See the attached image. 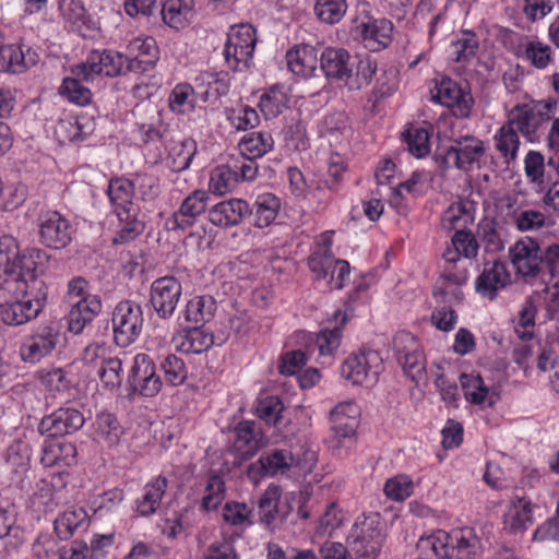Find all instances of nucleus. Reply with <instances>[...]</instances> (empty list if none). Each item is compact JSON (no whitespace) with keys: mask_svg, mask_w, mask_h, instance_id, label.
<instances>
[{"mask_svg":"<svg viewBox=\"0 0 559 559\" xmlns=\"http://www.w3.org/2000/svg\"><path fill=\"white\" fill-rule=\"evenodd\" d=\"M226 486L222 476L212 474L207 477L205 492L202 498L201 507L205 511H212L225 499Z\"/></svg>","mask_w":559,"mask_h":559,"instance_id":"obj_60","label":"nucleus"},{"mask_svg":"<svg viewBox=\"0 0 559 559\" xmlns=\"http://www.w3.org/2000/svg\"><path fill=\"white\" fill-rule=\"evenodd\" d=\"M39 56L33 48L22 44L0 47V72L19 74L35 66Z\"/></svg>","mask_w":559,"mask_h":559,"instance_id":"obj_20","label":"nucleus"},{"mask_svg":"<svg viewBox=\"0 0 559 559\" xmlns=\"http://www.w3.org/2000/svg\"><path fill=\"white\" fill-rule=\"evenodd\" d=\"M512 222L521 233L538 231L551 225L547 215L543 211L535 209L514 211Z\"/></svg>","mask_w":559,"mask_h":559,"instance_id":"obj_52","label":"nucleus"},{"mask_svg":"<svg viewBox=\"0 0 559 559\" xmlns=\"http://www.w3.org/2000/svg\"><path fill=\"white\" fill-rule=\"evenodd\" d=\"M335 324L332 329H323L316 337V344L320 356H332L340 347L342 341V326L346 323V314L341 311L335 312Z\"/></svg>","mask_w":559,"mask_h":559,"instance_id":"obj_48","label":"nucleus"},{"mask_svg":"<svg viewBox=\"0 0 559 559\" xmlns=\"http://www.w3.org/2000/svg\"><path fill=\"white\" fill-rule=\"evenodd\" d=\"M524 175L527 182L534 188L543 189L546 181V162L542 152L530 150L523 159Z\"/></svg>","mask_w":559,"mask_h":559,"instance_id":"obj_53","label":"nucleus"},{"mask_svg":"<svg viewBox=\"0 0 559 559\" xmlns=\"http://www.w3.org/2000/svg\"><path fill=\"white\" fill-rule=\"evenodd\" d=\"M393 24L386 19L370 15L358 16L354 21L353 34L370 51H380L392 41Z\"/></svg>","mask_w":559,"mask_h":559,"instance_id":"obj_9","label":"nucleus"},{"mask_svg":"<svg viewBox=\"0 0 559 559\" xmlns=\"http://www.w3.org/2000/svg\"><path fill=\"white\" fill-rule=\"evenodd\" d=\"M483 554L480 540L471 527L452 531L449 559H480Z\"/></svg>","mask_w":559,"mask_h":559,"instance_id":"obj_28","label":"nucleus"},{"mask_svg":"<svg viewBox=\"0 0 559 559\" xmlns=\"http://www.w3.org/2000/svg\"><path fill=\"white\" fill-rule=\"evenodd\" d=\"M71 74L83 79L86 83H93L100 75L106 76L104 50L91 51L85 61L71 68Z\"/></svg>","mask_w":559,"mask_h":559,"instance_id":"obj_51","label":"nucleus"},{"mask_svg":"<svg viewBox=\"0 0 559 559\" xmlns=\"http://www.w3.org/2000/svg\"><path fill=\"white\" fill-rule=\"evenodd\" d=\"M288 69L301 78H311L317 70V52L311 46H296L286 52Z\"/></svg>","mask_w":559,"mask_h":559,"instance_id":"obj_35","label":"nucleus"},{"mask_svg":"<svg viewBox=\"0 0 559 559\" xmlns=\"http://www.w3.org/2000/svg\"><path fill=\"white\" fill-rule=\"evenodd\" d=\"M485 153V144L475 136H461L447 148L441 157L440 167L443 170L455 167L461 170H469L478 163Z\"/></svg>","mask_w":559,"mask_h":559,"instance_id":"obj_10","label":"nucleus"},{"mask_svg":"<svg viewBox=\"0 0 559 559\" xmlns=\"http://www.w3.org/2000/svg\"><path fill=\"white\" fill-rule=\"evenodd\" d=\"M194 16V0H166L162 8V17L174 29L188 26Z\"/></svg>","mask_w":559,"mask_h":559,"instance_id":"obj_36","label":"nucleus"},{"mask_svg":"<svg viewBox=\"0 0 559 559\" xmlns=\"http://www.w3.org/2000/svg\"><path fill=\"white\" fill-rule=\"evenodd\" d=\"M84 423L85 417L81 411L73 407H62L45 416L38 425V431L53 438L62 437L80 430Z\"/></svg>","mask_w":559,"mask_h":559,"instance_id":"obj_16","label":"nucleus"},{"mask_svg":"<svg viewBox=\"0 0 559 559\" xmlns=\"http://www.w3.org/2000/svg\"><path fill=\"white\" fill-rule=\"evenodd\" d=\"M75 452V447L71 442L47 440L41 449L40 462L47 467L61 463L70 465L74 460Z\"/></svg>","mask_w":559,"mask_h":559,"instance_id":"obj_41","label":"nucleus"},{"mask_svg":"<svg viewBox=\"0 0 559 559\" xmlns=\"http://www.w3.org/2000/svg\"><path fill=\"white\" fill-rule=\"evenodd\" d=\"M385 539L386 528L379 513L358 518L346 538L349 559H378Z\"/></svg>","mask_w":559,"mask_h":559,"instance_id":"obj_3","label":"nucleus"},{"mask_svg":"<svg viewBox=\"0 0 559 559\" xmlns=\"http://www.w3.org/2000/svg\"><path fill=\"white\" fill-rule=\"evenodd\" d=\"M383 369L380 354L373 349H362L350 355L341 366L342 377L355 385L377 382Z\"/></svg>","mask_w":559,"mask_h":559,"instance_id":"obj_7","label":"nucleus"},{"mask_svg":"<svg viewBox=\"0 0 559 559\" xmlns=\"http://www.w3.org/2000/svg\"><path fill=\"white\" fill-rule=\"evenodd\" d=\"M38 227L40 242L55 250L66 248L74 233L70 222L57 211L43 213L38 218Z\"/></svg>","mask_w":559,"mask_h":559,"instance_id":"obj_13","label":"nucleus"},{"mask_svg":"<svg viewBox=\"0 0 559 559\" xmlns=\"http://www.w3.org/2000/svg\"><path fill=\"white\" fill-rule=\"evenodd\" d=\"M159 368L164 373L165 382L171 386L181 385L188 379V368L185 360L175 354H167L162 357Z\"/></svg>","mask_w":559,"mask_h":559,"instance_id":"obj_55","label":"nucleus"},{"mask_svg":"<svg viewBox=\"0 0 559 559\" xmlns=\"http://www.w3.org/2000/svg\"><path fill=\"white\" fill-rule=\"evenodd\" d=\"M238 185V177L231 168L229 162L225 165L216 166L210 176L209 188L217 195H224L231 192Z\"/></svg>","mask_w":559,"mask_h":559,"instance_id":"obj_54","label":"nucleus"},{"mask_svg":"<svg viewBox=\"0 0 559 559\" xmlns=\"http://www.w3.org/2000/svg\"><path fill=\"white\" fill-rule=\"evenodd\" d=\"M509 253L516 273L525 281L537 277L542 272V249L535 238L519 239L510 248Z\"/></svg>","mask_w":559,"mask_h":559,"instance_id":"obj_12","label":"nucleus"},{"mask_svg":"<svg viewBox=\"0 0 559 559\" xmlns=\"http://www.w3.org/2000/svg\"><path fill=\"white\" fill-rule=\"evenodd\" d=\"M478 242L469 230L454 233L449 246L442 253L445 264L471 265L468 260L475 258L478 253Z\"/></svg>","mask_w":559,"mask_h":559,"instance_id":"obj_22","label":"nucleus"},{"mask_svg":"<svg viewBox=\"0 0 559 559\" xmlns=\"http://www.w3.org/2000/svg\"><path fill=\"white\" fill-rule=\"evenodd\" d=\"M83 83L86 82L75 75L64 78L61 86L59 87V94L72 104L86 106L91 103L92 92Z\"/></svg>","mask_w":559,"mask_h":559,"instance_id":"obj_56","label":"nucleus"},{"mask_svg":"<svg viewBox=\"0 0 559 559\" xmlns=\"http://www.w3.org/2000/svg\"><path fill=\"white\" fill-rule=\"evenodd\" d=\"M346 0H317L314 13L320 22L334 25L342 21L347 12Z\"/></svg>","mask_w":559,"mask_h":559,"instance_id":"obj_59","label":"nucleus"},{"mask_svg":"<svg viewBox=\"0 0 559 559\" xmlns=\"http://www.w3.org/2000/svg\"><path fill=\"white\" fill-rule=\"evenodd\" d=\"M377 71V63L370 58H364L356 62L355 72H350L346 83L349 90H360L370 84Z\"/></svg>","mask_w":559,"mask_h":559,"instance_id":"obj_63","label":"nucleus"},{"mask_svg":"<svg viewBox=\"0 0 559 559\" xmlns=\"http://www.w3.org/2000/svg\"><path fill=\"white\" fill-rule=\"evenodd\" d=\"M167 487L168 480L163 475H158L146 483L142 497L136 500L138 513L142 516L154 514L160 506Z\"/></svg>","mask_w":559,"mask_h":559,"instance_id":"obj_34","label":"nucleus"},{"mask_svg":"<svg viewBox=\"0 0 559 559\" xmlns=\"http://www.w3.org/2000/svg\"><path fill=\"white\" fill-rule=\"evenodd\" d=\"M536 307L532 298H526L522 304L519 320L514 328L518 337L523 341H531L534 337Z\"/></svg>","mask_w":559,"mask_h":559,"instance_id":"obj_61","label":"nucleus"},{"mask_svg":"<svg viewBox=\"0 0 559 559\" xmlns=\"http://www.w3.org/2000/svg\"><path fill=\"white\" fill-rule=\"evenodd\" d=\"M479 41L472 31H462L451 44V58L455 62H467L477 53Z\"/></svg>","mask_w":559,"mask_h":559,"instance_id":"obj_57","label":"nucleus"},{"mask_svg":"<svg viewBox=\"0 0 559 559\" xmlns=\"http://www.w3.org/2000/svg\"><path fill=\"white\" fill-rule=\"evenodd\" d=\"M128 49L132 56H129V71L145 72L152 69L158 59V47L153 37L134 38L130 41Z\"/></svg>","mask_w":559,"mask_h":559,"instance_id":"obj_26","label":"nucleus"},{"mask_svg":"<svg viewBox=\"0 0 559 559\" xmlns=\"http://www.w3.org/2000/svg\"><path fill=\"white\" fill-rule=\"evenodd\" d=\"M60 341V333L49 325H40L26 335L20 347L23 361L28 364L39 362L43 358L52 354Z\"/></svg>","mask_w":559,"mask_h":559,"instance_id":"obj_11","label":"nucleus"},{"mask_svg":"<svg viewBox=\"0 0 559 559\" xmlns=\"http://www.w3.org/2000/svg\"><path fill=\"white\" fill-rule=\"evenodd\" d=\"M558 109L555 98L516 104L510 111L508 121L530 143L539 141V130L551 120Z\"/></svg>","mask_w":559,"mask_h":559,"instance_id":"obj_4","label":"nucleus"},{"mask_svg":"<svg viewBox=\"0 0 559 559\" xmlns=\"http://www.w3.org/2000/svg\"><path fill=\"white\" fill-rule=\"evenodd\" d=\"M70 305L68 328L73 334L82 333L85 326L99 314L103 307L99 296H90Z\"/></svg>","mask_w":559,"mask_h":559,"instance_id":"obj_25","label":"nucleus"},{"mask_svg":"<svg viewBox=\"0 0 559 559\" xmlns=\"http://www.w3.org/2000/svg\"><path fill=\"white\" fill-rule=\"evenodd\" d=\"M174 342L176 348L181 353L201 354L211 348L214 343V336L212 333L203 330L202 326L195 325L179 332L175 336Z\"/></svg>","mask_w":559,"mask_h":559,"instance_id":"obj_33","label":"nucleus"},{"mask_svg":"<svg viewBox=\"0 0 559 559\" xmlns=\"http://www.w3.org/2000/svg\"><path fill=\"white\" fill-rule=\"evenodd\" d=\"M294 464L289 450L273 449L260 455L257 462L248 468V477L257 483L262 476H276L287 473Z\"/></svg>","mask_w":559,"mask_h":559,"instance_id":"obj_18","label":"nucleus"},{"mask_svg":"<svg viewBox=\"0 0 559 559\" xmlns=\"http://www.w3.org/2000/svg\"><path fill=\"white\" fill-rule=\"evenodd\" d=\"M255 44L257 35L252 25L231 26L223 50L227 67L235 72L248 70L253 63Z\"/></svg>","mask_w":559,"mask_h":559,"instance_id":"obj_5","label":"nucleus"},{"mask_svg":"<svg viewBox=\"0 0 559 559\" xmlns=\"http://www.w3.org/2000/svg\"><path fill=\"white\" fill-rule=\"evenodd\" d=\"M495 145L507 164L515 162L520 148L519 132L509 123H504L495 134Z\"/></svg>","mask_w":559,"mask_h":559,"instance_id":"obj_47","label":"nucleus"},{"mask_svg":"<svg viewBox=\"0 0 559 559\" xmlns=\"http://www.w3.org/2000/svg\"><path fill=\"white\" fill-rule=\"evenodd\" d=\"M273 146L274 140L266 131L250 132L243 135L238 143L239 153L254 159L264 156Z\"/></svg>","mask_w":559,"mask_h":559,"instance_id":"obj_42","label":"nucleus"},{"mask_svg":"<svg viewBox=\"0 0 559 559\" xmlns=\"http://www.w3.org/2000/svg\"><path fill=\"white\" fill-rule=\"evenodd\" d=\"M88 515L83 508H73L61 513L53 522L57 536L67 540L80 528H86Z\"/></svg>","mask_w":559,"mask_h":559,"instance_id":"obj_40","label":"nucleus"},{"mask_svg":"<svg viewBox=\"0 0 559 559\" xmlns=\"http://www.w3.org/2000/svg\"><path fill=\"white\" fill-rule=\"evenodd\" d=\"M535 508L536 506L526 497H513L504 514L506 525L514 533L524 532L534 523Z\"/></svg>","mask_w":559,"mask_h":559,"instance_id":"obj_31","label":"nucleus"},{"mask_svg":"<svg viewBox=\"0 0 559 559\" xmlns=\"http://www.w3.org/2000/svg\"><path fill=\"white\" fill-rule=\"evenodd\" d=\"M386 498L393 501H404L412 496L414 491V483L409 476L399 474L389 478L383 487Z\"/></svg>","mask_w":559,"mask_h":559,"instance_id":"obj_62","label":"nucleus"},{"mask_svg":"<svg viewBox=\"0 0 559 559\" xmlns=\"http://www.w3.org/2000/svg\"><path fill=\"white\" fill-rule=\"evenodd\" d=\"M523 58L538 70L547 69L555 61L552 48L539 39L527 40L523 45Z\"/></svg>","mask_w":559,"mask_h":559,"instance_id":"obj_50","label":"nucleus"},{"mask_svg":"<svg viewBox=\"0 0 559 559\" xmlns=\"http://www.w3.org/2000/svg\"><path fill=\"white\" fill-rule=\"evenodd\" d=\"M197 153V143L193 139L186 138L171 145L166 158L167 166L175 173L189 168Z\"/></svg>","mask_w":559,"mask_h":559,"instance_id":"obj_45","label":"nucleus"},{"mask_svg":"<svg viewBox=\"0 0 559 559\" xmlns=\"http://www.w3.org/2000/svg\"><path fill=\"white\" fill-rule=\"evenodd\" d=\"M94 428L96 439L107 447L118 444L122 436V427L110 413L98 414L95 419Z\"/></svg>","mask_w":559,"mask_h":559,"instance_id":"obj_49","label":"nucleus"},{"mask_svg":"<svg viewBox=\"0 0 559 559\" xmlns=\"http://www.w3.org/2000/svg\"><path fill=\"white\" fill-rule=\"evenodd\" d=\"M393 345L405 374L413 381L421 380L426 374V357L416 336L401 331L394 336Z\"/></svg>","mask_w":559,"mask_h":559,"instance_id":"obj_8","label":"nucleus"},{"mask_svg":"<svg viewBox=\"0 0 559 559\" xmlns=\"http://www.w3.org/2000/svg\"><path fill=\"white\" fill-rule=\"evenodd\" d=\"M360 409L353 401H346L337 404L330 412L331 428L337 438H352L354 437L358 427V417Z\"/></svg>","mask_w":559,"mask_h":559,"instance_id":"obj_24","label":"nucleus"},{"mask_svg":"<svg viewBox=\"0 0 559 559\" xmlns=\"http://www.w3.org/2000/svg\"><path fill=\"white\" fill-rule=\"evenodd\" d=\"M17 512L15 506L9 501H0V539L14 538V547L17 548L25 542L24 531L17 525Z\"/></svg>","mask_w":559,"mask_h":559,"instance_id":"obj_46","label":"nucleus"},{"mask_svg":"<svg viewBox=\"0 0 559 559\" xmlns=\"http://www.w3.org/2000/svg\"><path fill=\"white\" fill-rule=\"evenodd\" d=\"M250 204L238 198L221 201L209 210V221L223 228L239 225L249 214Z\"/></svg>","mask_w":559,"mask_h":559,"instance_id":"obj_21","label":"nucleus"},{"mask_svg":"<svg viewBox=\"0 0 559 559\" xmlns=\"http://www.w3.org/2000/svg\"><path fill=\"white\" fill-rule=\"evenodd\" d=\"M227 119L231 127L238 131L253 129L260 123L258 111L248 105L230 109L227 114Z\"/></svg>","mask_w":559,"mask_h":559,"instance_id":"obj_64","label":"nucleus"},{"mask_svg":"<svg viewBox=\"0 0 559 559\" xmlns=\"http://www.w3.org/2000/svg\"><path fill=\"white\" fill-rule=\"evenodd\" d=\"M281 206V199L275 194L269 192L258 194L249 211L253 217V225L258 228L271 226L275 222Z\"/></svg>","mask_w":559,"mask_h":559,"instance_id":"obj_32","label":"nucleus"},{"mask_svg":"<svg viewBox=\"0 0 559 559\" xmlns=\"http://www.w3.org/2000/svg\"><path fill=\"white\" fill-rule=\"evenodd\" d=\"M321 70L328 78L347 80L354 63L349 53L343 48H326L320 57Z\"/></svg>","mask_w":559,"mask_h":559,"instance_id":"obj_30","label":"nucleus"},{"mask_svg":"<svg viewBox=\"0 0 559 559\" xmlns=\"http://www.w3.org/2000/svg\"><path fill=\"white\" fill-rule=\"evenodd\" d=\"M234 448L241 459L252 457L260 448V438L252 421H241L235 428Z\"/></svg>","mask_w":559,"mask_h":559,"instance_id":"obj_43","label":"nucleus"},{"mask_svg":"<svg viewBox=\"0 0 559 559\" xmlns=\"http://www.w3.org/2000/svg\"><path fill=\"white\" fill-rule=\"evenodd\" d=\"M468 280L467 265L445 264L433 286V295L442 302H459L463 298L461 287Z\"/></svg>","mask_w":559,"mask_h":559,"instance_id":"obj_17","label":"nucleus"},{"mask_svg":"<svg viewBox=\"0 0 559 559\" xmlns=\"http://www.w3.org/2000/svg\"><path fill=\"white\" fill-rule=\"evenodd\" d=\"M460 383L464 392L465 400L471 404L478 406L493 405V394L478 373H462L460 377Z\"/></svg>","mask_w":559,"mask_h":559,"instance_id":"obj_38","label":"nucleus"},{"mask_svg":"<svg viewBox=\"0 0 559 559\" xmlns=\"http://www.w3.org/2000/svg\"><path fill=\"white\" fill-rule=\"evenodd\" d=\"M432 99L450 108L457 118H467L474 104L471 93L463 90L451 79H443L436 85V93L432 95Z\"/></svg>","mask_w":559,"mask_h":559,"instance_id":"obj_15","label":"nucleus"},{"mask_svg":"<svg viewBox=\"0 0 559 559\" xmlns=\"http://www.w3.org/2000/svg\"><path fill=\"white\" fill-rule=\"evenodd\" d=\"M510 283V273L501 261L486 264L475 281V289L480 296L493 300L497 293Z\"/></svg>","mask_w":559,"mask_h":559,"instance_id":"obj_23","label":"nucleus"},{"mask_svg":"<svg viewBox=\"0 0 559 559\" xmlns=\"http://www.w3.org/2000/svg\"><path fill=\"white\" fill-rule=\"evenodd\" d=\"M135 183L124 177L112 178L108 182L107 195L119 221L124 223L115 238L116 243L132 240L143 230L138 219V206L133 202Z\"/></svg>","mask_w":559,"mask_h":559,"instance_id":"obj_2","label":"nucleus"},{"mask_svg":"<svg viewBox=\"0 0 559 559\" xmlns=\"http://www.w3.org/2000/svg\"><path fill=\"white\" fill-rule=\"evenodd\" d=\"M173 112L185 115L193 111L195 105L194 88L188 83H178L173 88L169 98Z\"/></svg>","mask_w":559,"mask_h":559,"instance_id":"obj_58","label":"nucleus"},{"mask_svg":"<svg viewBox=\"0 0 559 559\" xmlns=\"http://www.w3.org/2000/svg\"><path fill=\"white\" fill-rule=\"evenodd\" d=\"M181 293V283L174 276H164L152 283L150 301L160 319H169L174 314Z\"/></svg>","mask_w":559,"mask_h":559,"instance_id":"obj_14","label":"nucleus"},{"mask_svg":"<svg viewBox=\"0 0 559 559\" xmlns=\"http://www.w3.org/2000/svg\"><path fill=\"white\" fill-rule=\"evenodd\" d=\"M45 255L39 249L20 253L12 236L0 238V288L19 297L28 294L29 286L36 283L38 261Z\"/></svg>","mask_w":559,"mask_h":559,"instance_id":"obj_1","label":"nucleus"},{"mask_svg":"<svg viewBox=\"0 0 559 559\" xmlns=\"http://www.w3.org/2000/svg\"><path fill=\"white\" fill-rule=\"evenodd\" d=\"M452 532L438 530L428 536L420 537L417 549L423 559H449Z\"/></svg>","mask_w":559,"mask_h":559,"instance_id":"obj_37","label":"nucleus"},{"mask_svg":"<svg viewBox=\"0 0 559 559\" xmlns=\"http://www.w3.org/2000/svg\"><path fill=\"white\" fill-rule=\"evenodd\" d=\"M209 193L204 190H194L182 202L178 211L167 218L166 227L169 230L187 229L193 226L198 216L207 207Z\"/></svg>","mask_w":559,"mask_h":559,"instance_id":"obj_19","label":"nucleus"},{"mask_svg":"<svg viewBox=\"0 0 559 559\" xmlns=\"http://www.w3.org/2000/svg\"><path fill=\"white\" fill-rule=\"evenodd\" d=\"M142 307L132 300H122L116 305L111 314L115 343L128 347L134 343L142 332Z\"/></svg>","mask_w":559,"mask_h":559,"instance_id":"obj_6","label":"nucleus"},{"mask_svg":"<svg viewBox=\"0 0 559 559\" xmlns=\"http://www.w3.org/2000/svg\"><path fill=\"white\" fill-rule=\"evenodd\" d=\"M216 308V300L212 296H195L186 305L185 319L187 322L202 326L212 320Z\"/></svg>","mask_w":559,"mask_h":559,"instance_id":"obj_39","label":"nucleus"},{"mask_svg":"<svg viewBox=\"0 0 559 559\" xmlns=\"http://www.w3.org/2000/svg\"><path fill=\"white\" fill-rule=\"evenodd\" d=\"M41 309V302L36 299H16L0 304V320L7 325H22L35 319Z\"/></svg>","mask_w":559,"mask_h":559,"instance_id":"obj_27","label":"nucleus"},{"mask_svg":"<svg viewBox=\"0 0 559 559\" xmlns=\"http://www.w3.org/2000/svg\"><path fill=\"white\" fill-rule=\"evenodd\" d=\"M289 96L283 85L271 86L261 95L259 108L265 119L277 117L288 107Z\"/></svg>","mask_w":559,"mask_h":559,"instance_id":"obj_44","label":"nucleus"},{"mask_svg":"<svg viewBox=\"0 0 559 559\" xmlns=\"http://www.w3.org/2000/svg\"><path fill=\"white\" fill-rule=\"evenodd\" d=\"M475 204L471 200L453 202L442 215V227L448 230H467L475 221Z\"/></svg>","mask_w":559,"mask_h":559,"instance_id":"obj_29","label":"nucleus"}]
</instances>
